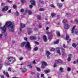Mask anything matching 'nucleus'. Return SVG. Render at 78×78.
I'll list each match as a JSON object with an SVG mask.
<instances>
[{
	"mask_svg": "<svg viewBox=\"0 0 78 78\" xmlns=\"http://www.w3.org/2000/svg\"><path fill=\"white\" fill-rule=\"evenodd\" d=\"M14 23L11 21H9L6 23L5 25L3 27H1L0 29L2 30V33L4 34V35L5 36L7 34V32H6V27H8V28L11 32H14Z\"/></svg>",
	"mask_w": 78,
	"mask_h": 78,
	"instance_id": "1",
	"label": "nucleus"
},
{
	"mask_svg": "<svg viewBox=\"0 0 78 78\" xmlns=\"http://www.w3.org/2000/svg\"><path fill=\"white\" fill-rule=\"evenodd\" d=\"M8 62H12L10 63V64H13L16 60L15 58H13L12 57H9L7 58Z\"/></svg>",
	"mask_w": 78,
	"mask_h": 78,
	"instance_id": "2",
	"label": "nucleus"
},
{
	"mask_svg": "<svg viewBox=\"0 0 78 78\" xmlns=\"http://www.w3.org/2000/svg\"><path fill=\"white\" fill-rule=\"evenodd\" d=\"M75 27H76V26H73V28L72 30H71V33L73 34L74 33L75 34L78 35V30L77 29H75V31H74L75 30Z\"/></svg>",
	"mask_w": 78,
	"mask_h": 78,
	"instance_id": "3",
	"label": "nucleus"
},
{
	"mask_svg": "<svg viewBox=\"0 0 78 78\" xmlns=\"http://www.w3.org/2000/svg\"><path fill=\"white\" fill-rule=\"evenodd\" d=\"M25 47H27V48L28 50H31V47L29 42H27Z\"/></svg>",
	"mask_w": 78,
	"mask_h": 78,
	"instance_id": "4",
	"label": "nucleus"
},
{
	"mask_svg": "<svg viewBox=\"0 0 78 78\" xmlns=\"http://www.w3.org/2000/svg\"><path fill=\"white\" fill-rule=\"evenodd\" d=\"M20 31H22V28H23L25 27V25L24 24L22 23L21 24H20Z\"/></svg>",
	"mask_w": 78,
	"mask_h": 78,
	"instance_id": "5",
	"label": "nucleus"
},
{
	"mask_svg": "<svg viewBox=\"0 0 78 78\" xmlns=\"http://www.w3.org/2000/svg\"><path fill=\"white\" fill-rule=\"evenodd\" d=\"M3 73L7 77V78H9V74H8V73L7 72H5V71H3Z\"/></svg>",
	"mask_w": 78,
	"mask_h": 78,
	"instance_id": "6",
	"label": "nucleus"
},
{
	"mask_svg": "<svg viewBox=\"0 0 78 78\" xmlns=\"http://www.w3.org/2000/svg\"><path fill=\"white\" fill-rule=\"evenodd\" d=\"M25 12L26 13H28L29 15H31L32 14V12L29 10H26Z\"/></svg>",
	"mask_w": 78,
	"mask_h": 78,
	"instance_id": "7",
	"label": "nucleus"
},
{
	"mask_svg": "<svg viewBox=\"0 0 78 78\" xmlns=\"http://www.w3.org/2000/svg\"><path fill=\"white\" fill-rule=\"evenodd\" d=\"M69 57H68V58L67 60L69 62L71 60V58H72V55L71 54H69Z\"/></svg>",
	"mask_w": 78,
	"mask_h": 78,
	"instance_id": "8",
	"label": "nucleus"
},
{
	"mask_svg": "<svg viewBox=\"0 0 78 78\" xmlns=\"http://www.w3.org/2000/svg\"><path fill=\"white\" fill-rule=\"evenodd\" d=\"M27 30L28 32V34H31V31L32 30V28H28L27 29Z\"/></svg>",
	"mask_w": 78,
	"mask_h": 78,
	"instance_id": "9",
	"label": "nucleus"
},
{
	"mask_svg": "<svg viewBox=\"0 0 78 78\" xmlns=\"http://www.w3.org/2000/svg\"><path fill=\"white\" fill-rule=\"evenodd\" d=\"M55 63L56 64H59V63H62V60L60 59L55 60Z\"/></svg>",
	"mask_w": 78,
	"mask_h": 78,
	"instance_id": "10",
	"label": "nucleus"
},
{
	"mask_svg": "<svg viewBox=\"0 0 78 78\" xmlns=\"http://www.w3.org/2000/svg\"><path fill=\"white\" fill-rule=\"evenodd\" d=\"M43 41L44 42H46L47 41V38L46 35H44L43 36Z\"/></svg>",
	"mask_w": 78,
	"mask_h": 78,
	"instance_id": "11",
	"label": "nucleus"
},
{
	"mask_svg": "<svg viewBox=\"0 0 78 78\" xmlns=\"http://www.w3.org/2000/svg\"><path fill=\"white\" fill-rule=\"evenodd\" d=\"M30 3L32 5H34V6L36 5V2L34 0H31Z\"/></svg>",
	"mask_w": 78,
	"mask_h": 78,
	"instance_id": "12",
	"label": "nucleus"
},
{
	"mask_svg": "<svg viewBox=\"0 0 78 78\" xmlns=\"http://www.w3.org/2000/svg\"><path fill=\"white\" fill-rule=\"evenodd\" d=\"M36 36H31L30 37V38L31 40H34L36 39Z\"/></svg>",
	"mask_w": 78,
	"mask_h": 78,
	"instance_id": "13",
	"label": "nucleus"
},
{
	"mask_svg": "<svg viewBox=\"0 0 78 78\" xmlns=\"http://www.w3.org/2000/svg\"><path fill=\"white\" fill-rule=\"evenodd\" d=\"M70 28V26L68 24H66L65 25V29H69Z\"/></svg>",
	"mask_w": 78,
	"mask_h": 78,
	"instance_id": "14",
	"label": "nucleus"
},
{
	"mask_svg": "<svg viewBox=\"0 0 78 78\" xmlns=\"http://www.w3.org/2000/svg\"><path fill=\"white\" fill-rule=\"evenodd\" d=\"M44 72L45 73L47 74V73H50V70L49 69L45 70H44Z\"/></svg>",
	"mask_w": 78,
	"mask_h": 78,
	"instance_id": "15",
	"label": "nucleus"
},
{
	"mask_svg": "<svg viewBox=\"0 0 78 78\" xmlns=\"http://www.w3.org/2000/svg\"><path fill=\"white\" fill-rule=\"evenodd\" d=\"M26 44V42H23L21 43V47H24V45H25V44Z\"/></svg>",
	"mask_w": 78,
	"mask_h": 78,
	"instance_id": "16",
	"label": "nucleus"
},
{
	"mask_svg": "<svg viewBox=\"0 0 78 78\" xmlns=\"http://www.w3.org/2000/svg\"><path fill=\"white\" fill-rule=\"evenodd\" d=\"M77 44H76L75 43H73L72 44V47H74V48H76L77 46Z\"/></svg>",
	"mask_w": 78,
	"mask_h": 78,
	"instance_id": "17",
	"label": "nucleus"
},
{
	"mask_svg": "<svg viewBox=\"0 0 78 78\" xmlns=\"http://www.w3.org/2000/svg\"><path fill=\"white\" fill-rule=\"evenodd\" d=\"M42 65H44V66H47V62L44 61H43L41 62Z\"/></svg>",
	"mask_w": 78,
	"mask_h": 78,
	"instance_id": "18",
	"label": "nucleus"
},
{
	"mask_svg": "<svg viewBox=\"0 0 78 78\" xmlns=\"http://www.w3.org/2000/svg\"><path fill=\"white\" fill-rule=\"evenodd\" d=\"M46 54L47 55H50L51 53L48 51H46Z\"/></svg>",
	"mask_w": 78,
	"mask_h": 78,
	"instance_id": "19",
	"label": "nucleus"
},
{
	"mask_svg": "<svg viewBox=\"0 0 78 78\" xmlns=\"http://www.w3.org/2000/svg\"><path fill=\"white\" fill-rule=\"evenodd\" d=\"M57 6H58L59 8H61L62 7V5L61 4L58 3L57 4Z\"/></svg>",
	"mask_w": 78,
	"mask_h": 78,
	"instance_id": "20",
	"label": "nucleus"
},
{
	"mask_svg": "<svg viewBox=\"0 0 78 78\" xmlns=\"http://www.w3.org/2000/svg\"><path fill=\"white\" fill-rule=\"evenodd\" d=\"M59 42V40L58 39L54 42V44H58Z\"/></svg>",
	"mask_w": 78,
	"mask_h": 78,
	"instance_id": "21",
	"label": "nucleus"
},
{
	"mask_svg": "<svg viewBox=\"0 0 78 78\" xmlns=\"http://www.w3.org/2000/svg\"><path fill=\"white\" fill-rule=\"evenodd\" d=\"M56 52L58 53V54H59V55H61V51H60V50H58L56 51Z\"/></svg>",
	"mask_w": 78,
	"mask_h": 78,
	"instance_id": "22",
	"label": "nucleus"
},
{
	"mask_svg": "<svg viewBox=\"0 0 78 78\" xmlns=\"http://www.w3.org/2000/svg\"><path fill=\"white\" fill-rule=\"evenodd\" d=\"M3 65H2V60L0 59V69H1L2 68V66Z\"/></svg>",
	"mask_w": 78,
	"mask_h": 78,
	"instance_id": "23",
	"label": "nucleus"
},
{
	"mask_svg": "<svg viewBox=\"0 0 78 78\" xmlns=\"http://www.w3.org/2000/svg\"><path fill=\"white\" fill-rule=\"evenodd\" d=\"M59 71L61 72V73H62V72H63V68L60 67L59 68Z\"/></svg>",
	"mask_w": 78,
	"mask_h": 78,
	"instance_id": "24",
	"label": "nucleus"
},
{
	"mask_svg": "<svg viewBox=\"0 0 78 78\" xmlns=\"http://www.w3.org/2000/svg\"><path fill=\"white\" fill-rule=\"evenodd\" d=\"M56 15V13H52L51 14V17H53L55 16Z\"/></svg>",
	"mask_w": 78,
	"mask_h": 78,
	"instance_id": "25",
	"label": "nucleus"
},
{
	"mask_svg": "<svg viewBox=\"0 0 78 78\" xmlns=\"http://www.w3.org/2000/svg\"><path fill=\"white\" fill-rule=\"evenodd\" d=\"M70 38V37L69 36L66 35V40L67 41Z\"/></svg>",
	"mask_w": 78,
	"mask_h": 78,
	"instance_id": "26",
	"label": "nucleus"
},
{
	"mask_svg": "<svg viewBox=\"0 0 78 78\" xmlns=\"http://www.w3.org/2000/svg\"><path fill=\"white\" fill-rule=\"evenodd\" d=\"M44 10H45V9H44L43 8H40L39 9V11H44Z\"/></svg>",
	"mask_w": 78,
	"mask_h": 78,
	"instance_id": "27",
	"label": "nucleus"
},
{
	"mask_svg": "<svg viewBox=\"0 0 78 78\" xmlns=\"http://www.w3.org/2000/svg\"><path fill=\"white\" fill-rule=\"evenodd\" d=\"M37 17L38 19H39V20H41V16L39 15H37Z\"/></svg>",
	"mask_w": 78,
	"mask_h": 78,
	"instance_id": "28",
	"label": "nucleus"
},
{
	"mask_svg": "<svg viewBox=\"0 0 78 78\" xmlns=\"http://www.w3.org/2000/svg\"><path fill=\"white\" fill-rule=\"evenodd\" d=\"M25 72H27V69L25 68H24L23 69V73H25Z\"/></svg>",
	"mask_w": 78,
	"mask_h": 78,
	"instance_id": "29",
	"label": "nucleus"
},
{
	"mask_svg": "<svg viewBox=\"0 0 78 78\" xmlns=\"http://www.w3.org/2000/svg\"><path fill=\"white\" fill-rule=\"evenodd\" d=\"M55 48H52L51 49H50V51H55Z\"/></svg>",
	"mask_w": 78,
	"mask_h": 78,
	"instance_id": "30",
	"label": "nucleus"
},
{
	"mask_svg": "<svg viewBox=\"0 0 78 78\" xmlns=\"http://www.w3.org/2000/svg\"><path fill=\"white\" fill-rule=\"evenodd\" d=\"M34 51H37L38 50V48L37 47H35L34 48Z\"/></svg>",
	"mask_w": 78,
	"mask_h": 78,
	"instance_id": "31",
	"label": "nucleus"
},
{
	"mask_svg": "<svg viewBox=\"0 0 78 78\" xmlns=\"http://www.w3.org/2000/svg\"><path fill=\"white\" fill-rule=\"evenodd\" d=\"M27 67L30 69H32V68H33V66H32L31 65H27Z\"/></svg>",
	"mask_w": 78,
	"mask_h": 78,
	"instance_id": "32",
	"label": "nucleus"
},
{
	"mask_svg": "<svg viewBox=\"0 0 78 78\" xmlns=\"http://www.w3.org/2000/svg\"><path fill=\"white\" fill-rule=\"evenodd\" d=\"M50 6H51V7H52L53 8H55V6H54L53 4H51L50 5Z\"/></svg>",
	"mask_w": 78,
	"mask_h": 78,
	"instance_id": "33",
	"label": "nucleus"
},
{
	"mask_svg": "<svg viewBox=\"0 0 78 78\" xmlns=\"http://www.w3.org/2000/svg\"><path fill=\"white\" fill-rule=\"evenodd\" d=\"M37 70L38 72H41V69L37 67Z\"/></svg>",
	"mask_w": 78,
	"mask_h": 78,
	"instance_id": "34",
	"label": "nucleus"
},
{
	"mask_svg": "<svg viewBox=\"0 0 78 78\" xmlns=\"http://www.w3.org/2000/svg\"><path fill=\"white\" fill-rule=\"evenodd\" d=\"M19 12L18 11H16L15 13V15H16L17 16H19Z\"/></svg>",
	"mask_w": 78,
	"mask_h": 78,
	"instance_id": "35",
	"label": "nucleus"
},
{
	"mask_svg": "<svg viewBox=\"0 0 78 78\" xmlns=\"http://www.w3.org/2000/svg\"><path fill=\"white\" fill-rule=\"evenodd\" d=\"M48 39H49V40H51V39H52V36L50 35V36L48 37Z\"/></svg>",
	"mask_w": 78,
	"mask_h": 78,
	"instance_id": "36",
	"label": "nucleus"
},
{
	"mask_svg": "<svg viewBox=\"0 0 78 78\" xmlns=\"http://www.w3.org/2000/svg\"><path fill=\"white\" fill-rule=\"evenodd\" d=\"M61 50L62 52H64L65 51V49L63 48H61Z\"/></svg>",
	"mask_w": 78,
	"mask_h": 78,
	"instance_id": "37",
	"label": "nucleus"
},
{
	"mask_svg": "<svg viewBox=\"0 0 78 78\" xmlns=\"http://www.w3.org/2000/svg\"><path fill=\"white\" fill-rule=\"evenodd\" d=\"M24 9H22L20 10V11L21 12L23 13V12H24Z\"/></svg>",
	"mask_w": 78,
	"mask_h": 78,
	"instance_id": "38",
	"label": "nucleus"
},
{
	"mask_svg": "<svg viewBox=\"0 0 78 78\" xmlns=\"http://www.w3.org/2000/svg\"><path fill=\"white\" fill-rule=\"evenodd\" d=\"M67 70L68 72H69V71H70V70H71V68L70 67H68Z\"/></svg>",
	"mask_w": 78,
	"mask_h": 78,
	"instance_id": "39",
	"label": "nucleus"
},
{
	"mask_svg": "<svg viewBox=\"0 0 78 78\" xmlns=\"http://www.w3.org/2000/svg\"><path fill=\"white\" fill-rule=\"evenodd\" d=\"M56 64H58V63H56L55 62V63H54V67H56L57 65H56Z\"/></svg>",
	"mask_w": 78,
	"mask_h": 78,
	"instance_id": "40",
	"label": "nucleus"
},
{
	"mask_svg": "<svg viewBox=\"0 0 78 78\" xmlns=\"http://www.w3.org/2000/svg\"><path fill=\"white\" fill-rule=\"evenodd\" d=\"M4 8H5V10H6V11H7V10L9 8L8 7L6 6L4 7Z\"/></svg>",
	"mask_w": 78,
	"mask_h": 78,
	"instance_id": "41",
	"label": "nucleus"
},
{
	"mask_svg": "<svg viewBox=\"0 0 78 78\" xmlns=\"http://www.w3.org/2000/svg\"><path fill=\"white\" fill-rule=\"evenodd\" d=\"M41 67L42 69H44V68L45 67L44 65H42Z\"/></svg>",
	"mask_w": 78,
	"mask_h": 78,
	"instance_id": "42",
	"label": "nucleus"
},
{
	"mask_svg": "<svg viewBox=\"0 0 78 78\" xmlns=\"http://www.w3.org/2000/svg\"><path fill=\"white\" fill-rule=\"evenodd\" d=\"M46 33L48 35H50V34H51V33H50L48 31L46 32Z\"/></svg>",
	"mask_w": 78,
	"mask_h": 78,
	"instance_id": "43",
	"label": "nucleus"
},
{
	"mask_svg": "<svg viewBox=\"0 0 78 78\" xmlns=\"http://www.w3.org/2000/svg\"><path fill=\"white\" fill-rule=\"evenodd\" d=\"M7 3H11V2H12V1H10L9 0H7Z\"/></svg>",
	"mask_w": 78,
	"mask_h": 78,
	"instance_id": "44",
	"label": "nucleus"
},
{
	"mask_svg": "<svg viewBox=\"0 0 78 78\" xmlns=\"http://www.w3.org/2000/svg\"><path fill=\"white\" fill-rule=\"evenodd\" d=\"M33 7V5H29V8L30 9H31V8H32Z\"/></svg>",
	"mask_w": 78,
	"mask_h": 78,
	"instance_id": "45",
	"label": "nucleus"
},
{
	"mask_svg": "<svg viewBox=\"0 0 78 78\" xmlns=\"http://www.w3.org/2000/svg\"><path fill=\"white\" fill-rule=\"evenodd\" d=\"M66 22H67V20H64L62 21L63 23H66Z\"/></svg>",
	"mask_w": 78,
	"mask_h": 78,
	"instance_id": "46",
	"label": "nucleus"
},
{
	"mask_svg": "<svg viewBox=\"0 0 78 78\" xmlns=\"http://www.w3.org/2000/svg\"><path fill=\"white\" fill-rule=\"evenodd\" d=\"M39 2L40 3H44V1H43L42 0H40L39 1Z\"/></svg>",
	"mask_w": 78,
	"mask_h": 78,
	"instance_id": "47",
	"label": "nucleus"
},
{
	"mask_svg": "<svg viewBox=\"0 0 78 78\" xmlns=\"http://www.w3.org/2000/svg\"><path fill=\"white\" fill-rule=\"evenodd\" d=\"M2 11L3 12L6 11V9H5V8L2 9Z\"/></svg>",
	"mask_w": 78,
	"mask_h": 78,
	"instance_id": "48",
	"label": "nucleus"
},
{
	"mask_svg": "<svg viewBox=\"0 0 78 78\" xmlns=\"http://www.w3.org/2000/svg\"><path fill=\"white\" fill-rule=\"evenodd\" d=\"M75 22H76V23H78V20L77 19H75Z\"/></svg>",
	"mask_w": 78,
	"mask_h": 78,
	"instance_id": "49",
	"label": "nucleus"
},
{
	"mask_svg": "<svg viewBox=\"0 0 78 78\" xmlns=\"http://www.w3.org/2000/svg\"><path fill=\"white\" fill-rule=\"evenodd\" d=\"M62 55L63 56H64V55H66V53L64 52H62Z\"/></svg>",
	"mask_w": 78,
	"mask_h": 78,
	"instance_id": "50",
	"label": "nucleus"
},
{
	"mask_svg": "<svg viewBox=\"0 0 78 78\" xmlns=\"http://www.w3.org/2000/svg\"><path fill=\"white\" fill-rule=\"evenodd\" d=\"M21 2L22 3H24L25 2V0H21Z\"/></svg>",
	"mask_w": 78,
	"mask_h": 78,
	"instance_id": "51",
	"label": "nucleus"
},
{
	"mask_svg": "<svg viewBox=\"0 0 78 78\" xmlns=\"http://www.w3.org/2000/svg\"><path fill=\"white\" fill-rule=\"evenodd\" d=\"M35 43L36 44H37V45H38V44H39V43L37 41H35Z\"/></svg>",
	"mask_w": 78,
	"mask_h": 78,
	"instance_id": "52",
	"label": "nucleus"
},
{
	"mask_svg": "<svg viewBox=\"0 0 78 78\" xmlns=\"http://www.w3.org/2000/svg\"><path fill=\"white\" fill-rule=\"evenodd\" d=\"M47 56V57L48 58V59H50V56H49V55H48Z\"/></svg>",
	"mask_w": 78,
	"mask_h": 78,
	"instance_id": "53",
	"label": "nucleus"
},
{
	"mask_svg": "<svg viewBox=\"0 0 78 78\" xmlns=\"http://www.w3.org/2000/svg\"><path fill=\"white\" fill-rule=\"evenodd\" d=\"M13 7L14 9L16 8V5H13Z\"/></svg>",
	"mask_w": 78,
	"mask_h": 78,
	"instance_id": "54",
	"label": "nucleus"
},
{
	"mask_svg": "<svg viewBox=\"0 0 78 78\" xmlns=\"http://www.w3.org/2000/svg\"><path fill=\"white\" fill-rule=\"evenodd\" d=\"M57 35L58 36H60V33L59 32H58L57 33Z\"/></svg>",
	"mask_w": 78,
	"mask_h": 78,
	"instance_id": "55",
	"label": "nucleus"
},
{
	"mask_svg": "<svg viewBox=\"0 0 78 78\" xmlns=\"http://www.w3.org/2000/svg\"><path fill=\"white\" fill-rule=\"evenodd\" d=\"M5 3H2L1 4V6H5Z\"/></svg>",
	"mask_w": 78,
	"mask_h": 78,
	"instance_id": "56",
	"label": "nucleus"
},
{
	"mask_svg": "<svg viewBox=\"0 0 78 78\" xmlns=\"http://www.w3.org/2000/svg\"><path fill=\"white\" fill-rule=\"evenodd\" d=\"M37 78H39V75H40V74H39V73H37Z\"/></svg>",
	"mask_w": 78,
	"mask_h": 78,
	"instance_id": "57",
	"label": "nucleus"
},
{
	"mask_svg": "<svg viewBox=\"0 0 78 78\" xmlns=\"http://www.w3.org/2000/svg\"><path fill=\"white\" fill-rule=\"evenodd\" d=\"M1 78H5V76L3 75H2L1 76Z\"/></svg>",
	"mask_w": 78,
	"mask_h": 78,
	"instance_id": "58",
	"label": "nucleus"
},
{
	"mask_svg": "<svg viewBox=\"0 0 78 78\" xmlns=\"http://www.w3.org/2000/svg\"><path fill=\"white\" fill-rule=\"evenodd\" d=\"M8 71H11V68H9L8 69Z\"/></svg>",
	"mask_w": 78,
	"mask_h": 78,
	"instance_id": "59",
	"label": "nucleus"
},
{
	"mask_svg": "<svg viewBox=\"0 0 78 78\" xmlns=\"http://www.w3.org/2000/svg\"><path fill=\"white\" fill-rule=\"evenodd\" d=\"M8 13H10L11 12V10H9L8 11Z\"/></svg>",
	"mask_w": 78,
	"mask_h": 78,
	"instance_id": "60",
	"label": "nucleus"
},
{
	"mask_svg": "<svg viewBox=\"0 0 78 78\" xmlns=\"http://www.w3.org/2000/svg\"><path fill=\"white\" fill-rule=\"evenodd\" d=\"M23 59V57H21L20 58V61H22V60Z\"/></svg>",
	"mask_w": 78,
	"mask_h": 78,
	"instance_id": "61",
	"label": "nucleus"
},
{
	"mask_svg": "<svg viewBox=\"0 0 78 78\" xmlns=\"http://www.w3.org/2000/svg\"><path fill=\"white\" fill-rule=\"evenodd\" d=\"M71 41V39H69V40L67 41V43L70 42V41Z\"/></svg>",
	"mask_w": 78,
	"mask_h": 78,
	"instance_id": "62",
	"label": "nucleus"
},
{
	"mask_svg": "<svg viewBox=\"0 0 78 78\" xmlns=\"http://www.w3.org/2000/svg\"><path fill=\"white\" fill-rule=\"evenodd\" d=\"M38 27L39 28H42V26L41 25H39Z\"/></svg>",
	"mask_w": 78,
	"mask_h": 78,
	"instance_id": "63",
	"label": "nucleus"
},
{
	"mask_svg": "<svg viewBox=\"0 0 78 78\" xmlns=\"http://www.w3.org/2000/svg\"><path fill=\"white\" fill-rule=\"evenodd\" d=\"M44 76V74H41V77H43V76Z\"/></svg>",
	"mask_w": 78,
	"mask_h": 78,
	"instance_id": "64",
	"label": "nucleus"
}]
</instances>
